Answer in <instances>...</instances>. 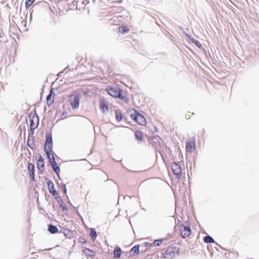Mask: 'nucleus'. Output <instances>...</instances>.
Returning <instances> with one entry per match:
<instances>
[{"mask_svg": "<svg viewBox=\"0 0 259 259\" xmlns=\"http://www.w3.org/2000/svg\"><path fill=\"white\" fill-rule=\"evenodd\" d=\"M162 242V240L159 239V240H155L153 242V244L154 246H158L161 244Z\"/></svg>", "mask_w": 259, "mask_h": 259, "instance_id": "a878e982", "label": "nucleus"}, {"mask_svg": "<svg viewBox=\"0 0 259 259\" xmlns=\"http://www.w3.org/2000/svg\"><path fill=\"white\" fill-rule=\"evenodd\" d=\"M48 230L52 234L57 233L59 231L58 228L52 225H50L49 226Z\"/></svg>", "mask_w": 259, "mask_h": 259, "instance_id": "f3484780", "label": "nucleus"}, {"mask_svg": "<svg viewBox=\"0 0 259 259\" xmlns=\"http://www.w3.org/2000/svg\"><path fill=\"white\" fill-rule=\"evenodd\" d=\"M90 235L92 236L93 240H95L97 236V234L96 233V232L95 229L92 228L91 229Z\"/></svg>", "mask_w": 259, "mask_h": 259, "instance_id": "b1692460", "label": "nucleus"}, {"mask_svg": "<svg viewBox=\"0 0 259 259\" xmlns=\"http://www.w3.org/2000/svg\"><path fill=\"white\" fill-rule=\"evenodd\" d=\"M139 246L135 245L134 246L131 250L130 252L131 254L134 255L135 254H137L139 253Z\"/></svg>", "mask_w": 259, "mask_h": 259, "instance_id": "412c9836", "label": "nucleus"}, {"mask_svg": "<svg viewBox=\"0 0 259 259\" xmlns=\"http://www.w3.org/2000/svg\"><path fill=\"white\" fill-rule=\"evenodd\" d=\"M180 248L171 245L168 246L166 250L162 253V256L164 259H172L179 254Z\"/></svg>", "mask_w": 259, "mask_h": 259, "instance_id": "f257e3e1", "label": "nucleus"}, {"mask_svg": "<svg viewBox=\"0 0 259 259\" xmlns=\"http://www.w3.org/2000/svg\"><path fill=\"white\" fill-rule=\"evenodd\" d=\"M83 252L87 255L90 256H94L96 255L95 251L92 250L89 248H85L83 250Z\"/></svg>", "mask_w": 259, "mask_h": 259, "instance_id": "aec40b11", "label": "nucleus"}, {"mask_svg": "<svg viewBox=\"0 0 259 259\" xmlns=\"http://www.w3.org/2000/svg\"><path fill=\"white\" fill-rule=\"evenodd\" d=\"M53 89L50 91V94L47 97V103L48 105H51L54 102V97L53 96Z\"/></svg>", "mask_w": 259, "mask_h": 259, "instance_id": "2eb2a0df", "label": "nucleus"}, {"mask_svg": "<svg viewBox=\"0 0 259 259\" xmlns=\"http://www.w3.org/2000/svg\"><path fill=\"white\" fill-rule=\"evenodd\" d=\"M70 104L72 109H74L78 108L79 104V98L78 96H74L73 99L71 101Z\"/></svg>", "mask_w": 259, "mask_h": 259, "instance_id": "4468645a", "label": "nucleus"}, {"mask_svg": "<svg viewBox=\"0 0 259 259\" xmlns=\"http://www.w3.org/2000/svg\"><path fill=\"white\" fill-rule=\"evenodd\" d=\"M193 42H194L199 48H200L201 46L200 43L197 40H195V41H193Z\"/></svg>", "mask_w": 259, "mask_h": 259, "instance_id": "cd10ccee", "label": "nucleus"}, {"mask_svg": "<svg viewBox=\"0 0 259 259\" xmlns=\"http://www.w3.org/2000/svg\"><path fill=\"white\" fill-rule=\"evenodd\" d=\"M116 119L117 121H120L122 119V114H116Z\"/></svg>", "mask_w": 259, "mask_h": 259, "instance_id": "bb28decb", "label": "nucleus"}, {"mask_svg": "<svg viewBox=\"0 0 259 259\" xmlns=\"http://www.w3.org/2000/svg\"><path fill=\"white\" fill-rule=\"evenodd\" d=\"M50 161L51 165L54 170V171L59 176V173L60 171V169L58 164L57 163L54 155H51L50 157H48Z\"/></svg>", "mask_w": 259, "mask_h": 259, "instance_id": "0eeeda50", "label": "nucleus"}, {"mask_svg": "<svg viewBox=\"0 0 259 259\" xmlns=\"http://www.w3.org/2000/svg\"><path fill=\"white\" fill-rule=\"evenodd\" d=\"M45 143H53V140L52 138V134L50 133L46 134V142Z\"/></svg>", "mask_w": 259, "mask_h": 259, "instance_id": "4be33fe9", "label": "nucleus"}, {"mask_svg": "<svg viewBox=\"0 0 259 259\" xmlns=\"http://www.w3.org/2000/svg\"><path fill=\"white\" fill-rule=\"evenodd\" d=\"M108 94L114 98H118L122 101L127 102L128 99L122 95V91L118 88L109 87L106 89Z\"/></svg>", "mask_w": 259, "mask_h": 259, "instance_id": "f03ea898", "label": "nucleus"}, {"mask_svg": "<svg viewBox=\"0 0 259 259\" xmlns=\"http://www.w3.org/2000/svg\"><path fill=\"white\" fill-rule=\"evenodd\" d=\"M35 0H26L25 5L26 8H29L32 4L34 3Z\"/></svg>", "mask_w": 259, "mask_h": 259, "instance_id": "393cba45", "label": "nucleus"}, {"mask_svg": "<svg viewBox=\"0 0 259 259\" xmlns=\"http://www.w3.org/2000/svg\"><path fill=\"white\" fill-rule=\"evenodd\" d=\"M131 117L140 125H145L146 124V118L143 114H131Z\"/></svg>", "mask_w": 259, "mask_h": 259, "instance_id": "423d86ee", "label": "nucleus"}, {"mask_svg": "<svg viewBox=\"0 0 259 259\" xmlns=\"http://www.w3.org/2000/svg\"><path fill=\"white\" fill-rule=\"evenodd\" d=\"M36 158H37L36 166L38 170V173L42 174L45 170V163L42 157L40 154H37Z\"/></svg>", "mask_w": 259, "mask_h": 259, "instance_id": "39448f33", "label": "nucleus"}, {"mask_svg": "<svg viewBox=\"0 0 259 259\" xmlns=\"http://www.w3.org/2000/svg\"><path fill=\"white\" fill-rule=\"evenodd\" d=\"M195 149V142L194 140H189L186 142V150L187 152L192 153Z\"/></svg>", "mask_w": 259, "mask_h": 259, "instance_id": "1a4fd4ad", "label": "nucleus"}, {"mask_svg": "<svg viewBox=\"0 0 259 259\" xmlns=\"http://www.w3.org/2000/svg\"><path fill=\"white\" fill-rule=\"evenodd\" d=\"M47 186L49 190V192L51 194H52L53 196H56L58 195V193L55 190L54 185L51 180H49L47 182Z\"/></svg>", "mask_w": 259, "mask_h": 259, "instance_id": "9b49d317", "label": "nucleus"}, {"mask_svg": "<svg viewBox=\"0 0 259 259\" xmlns=\"http://www.w3.org/2000/svg\"><path fill=\"white\" fill-rule=\"evenodd\" d=\"M129 31V28L127 26H120L118 28V32L119 33L123 34Z\"/></svg>", "mask_w": 259, "mask_h": 259, "instance_id": "a211bd4d", "label": "nucleus"}, {"mask_svg": "<svg viewBox=\"0 0 259 259\" xmlns=\"http://www.w3.org/2000/svg\"><path fill=\"white\" fill-rule=\"evenodd\" d=\"M53 143H45L44 146L45 151L48 157H50V156L54 155L52 151Z\"/></svg>", "mask_w": 259, "mask_h": 259, "instance_id": "9d476101", "label": "nucleus"}, {"mask_svg": "<svg viewBox=\"0 0 259 259\" xmlns=\"http://www.w3.org/2000/svg\"><path fill=\"white\" fill-rule=\"evenodd\" d=\"M122 250L119 247H116L114 250V257L115 258H119L120 257Z\"/></svg>", "mask_w": 259, "mask_h": 259, "instance_id": "dca6fc26", "label": "nucleus"}, {"mask_svg": "<svg viewBox=\"0 0 259 259\" xmlns=\"http://www.w3.org/2000/svg\"><path fill=\"white\" fill-rule=\"evenodd\" d=\"M180 230L181 232V235L183 238H187L191 234V230L189 227H186L184 225H181L180 226Z\"/></svg>", "mask_w": 259, "mask_h": 259, "instance_id": "6e6552de", "label": "nucleus"}, {"mask_svg": "<svg viewBox=\"0 0 259 259\" xmlns=\"http://www.w3.org/2000/svg\"><path fill=\"white\" fill-rule=\"evenodd\" d=\"M135 134L136 139L139 141H142L143 137V133L140 131H136Z\"/></svg>", "mask_w": 259, "mask_h": 259, "instance_id": "6ab92c4d", "label": "nucleus"}, {"mask_svg": "<svg viewBox=\"0 0 259 259\" xmlns=\"http://www.w3.org/2000/svg\"><path fill=\"white\" fill-rule=\"evenodd\" d=\"M34 166L32 163H28L27 166V169L29 172V177L31 179V181L34 180Z\"/></svg>", "mask_w": 259, "mask_h": 259, "instance_id": "f8f14e48", "label": "nucleus"}, {"mask_svg": "<svg viewBox=\"0 0 259 259\" xmlns=\"http://www.w3.org/2000/svg\"><path fill=\"white\" fill-rule=\"evenodd\" d=\"M30 130L33 134L34 130L36 128L39 124V118L37 114H29Z\"/></svg>", "mask_w": 259, "mask_h": 259, "instance_id": "7ed1b4c3", "label": "nucleus"}, {"mask_svg": "<svg viewBox=\"0 0 259 259\" xmlns=\"http://www.w3.org/2000/svg\"><path fill=\"white\" fill-rule=\"evenodd\" d=\"M64 191L65 193H66V188L65 187H64Z\"/></svg>", "mask_w": 259, "mask_h": 259, "instance_id": "c85d7f7f", "label": "nucleus"}, {"mask_svg": "<svg viewBox=\"0 0 259 259\" xmlns=\"http://www.w3.org/2000/svg\"><path fill=\"white\" fill-rule=\"evenodd\" d=\"M100 109L103 112L108 111V105L107 102L104 99H101L100 101Z\"/></svg>", "mask_w": 259, "mask_h": 259, "instance_id": "ddd939ff", "label": "nucleus"}, {"mask_svg": "<svg viewBox=\"0 0 259 259\" xmlns=\"http://www.w3.org/2000/svg\"><path fill=\"white\" fill-rule=\"evenodd\" d=\"M203 240L206 243H213L214 242V240L213 239V238L208 235L205 236L203 238Z\"/></svg>", "mask_w": 259, "mask_h": 259, "instance_id": "5701e85b", "label": "nucleus"}, {"mask_svg": "<svg viewBox=\"0 0 259 259\" xmlns=\"http://www.w3.org/2000/svg\"><path fill=\"white\" fill-rule=\"evenodd\" d=\"M171 168L176 178L177 179H180L182 174L180 166L176 162H172L171 164Z\"/></svg>", "mask_w": 259, "mask_h": 259, "instance_id": "20e7f679", "label": "nucleus"}]
</instances>
